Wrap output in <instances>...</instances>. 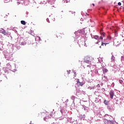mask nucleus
<instances>
[{
  "mask_svg": "<svg viewBox=\"0 0 124 124\" xmlns=\"http://www.w3.org/2000/svg\"><path fill=\"white\" fill-rule=\"evenodd\" d=\"M21 23L22 24V25H26V21L24 20H21Z\"/></svg>",
  "mask_w": 124,
  "mask_h": 124,
  "instance_id": "ddd939ff",
  "label": "nucleus"
},
{
  "mask_svg": "<svg viewBox=\"0 0 124 124\" xmlns=\"http://www.w3.org/2000/svg\"><path fill=\"white\" fill-rule=\"evenodd\" d=\"M37 117H41V118H44V121H46V119H47V114L43 112L37 115Z\"/></svg>",
  "mask_w": 124,
  "mask_h": 124,
  "instance_id": "f03ea898",
  "label": "nucleus"
},
{
  "mask_svg": "<svg viewBox=\"0 0 124 124\" xmlns=\"http://www.w3.org/2000/svg\"><path fill=\"white\" fill-rule=\"evenodd\" d=\"M103 71L104 73H106V72H108V70L107 69H103Z\"/></svg>",
  "mask_w": 124,
  "mask_h": 124,
  "instance_id": "9b49d317",
  "label": "nucleus"
},
{
  "mask_svg": "<svg viewBox=\"0 0 124 124\" xmlns=\"http://www.w3.org/2000/svg\"><path fill=\"white\" fill-rule=\"evenodd\" d=\"M39 39H40V37H38Z\"/></svg>",
  "mask_w": 124,
  "mask_h": 124,
  "instance_id": "6ab92c4d",
  "label": "nucleus"
},
{
  "mask_svg": "<svg viewBox=\"0 0 124 124\" xmlns=\"http://www.w3.org/2000/svg\"><path fill=\"white\" fill-rule=\"evenodd\" d=\"M108 102L106 100H104V103L106 105H108Z\"/></svg>",
  "mask_w": 124,
  "mask_h": 124,
  "instance_id": "f8f14e48",
  "label": "nucleus"
},
{
  "mask_svg": "<svg viewBox=\"0 0 124 124\" xmlns=\"http://www.w3.org/2000/svg\"><path fill=\"white\" fill-rule=\"evenodd\" d=\"M84 62H86V63H91V58L89 56H86L84 58Z\"/></svg>",
  "mask_w": 124,
  "mask_h": 124,
  "instance_id": "7ed1b4c3",
  "label": "nucleus"
},
{
  "mask_svg": "<svg viewBox=\"0 0 124 124\" xmlns=\"http://www.w3.org/2000/svg\"><path fill=\"white\" fill-rule=\"evenodd\" d=\"M119 83H120V84H123V80H119Z\"/></svg>",
  "mask_w": 124,
  "mask_h": 124,
  "instance_id": "2eb2a0df",
  "label": "nucleus"
},
{
  "mask_svg": "<svg viewBox=\"0 0 124 124\" xmlns=\"http://www.w3.org/2000/svg\"><path fill=\"white\" fill-rule=\"evenodd\" d=\"M59 35L60 36V35H62V34H59Z\"/></svg>",
  "mask_w": 124,
  "mask_h": 124,
  "instance_id": "a211bd4d",
  "label": "nucleus"
},
{
  "mask_svg": "<svg viewBox=\"0 0 124 124\" xmlns=\"http://www.w3.org/2000/svg\"><path fill=\"white\" fill-rule=\"evenodd\" d=\"M93 38L94 39H96V40H98V41H99V39H100V37L98 36V35H95L93 36Z\"/></svg>",
  "mask_w": 124,
  "mask_h": 124,
  "instance_id": "1a4fd4ad",
  "label": "nucleus"
},
{
  "mask_svg": "<svg viewBox=\"0 0 124 124\" xmlns=\"http://www.w3.org/2000/svg\"><path fill=\"white\" fill-rule=\"evenodd\" d=\"M77 84H78V86H83V85H84V84H83V82H80V81L79 80V79H78Z\"/></svg>",
  "mask_w": 124,
  "mask_h": 124,
  "instance_id": "6e6552de",
  "label": "nucleus"
},
{
  "mask_svg": "<svg viewBox=\"0 0 124 124\" xmlns=\"http://www.w3.org/2000/svg\"><path fill=\"white\" fill-rule=\"evenodd\" d=\"M118 5H120H120H122V3H121V2H118Z\"/></svg>",
  "mask_w": 124,
  "mask_h": 124,
  "instance_id": "dca6fc26",
  "label": "nucleus"
},
{
  "mask_svg": "<svg viewBox=\"0 0 124 124\" xmlns=\"http://www.w3.org/2000/svg\"><path fill=\"white\" fill-rule=\"evenodd\" d=\"M1 30H2V31L0 30V32L2 33V34H4V35H6V34H7V33H6V31L3 29H1Z\"/></svg>",
  "mask_w": 124,
  "mask_h": 124,
  "instance_id": "0eeeda50",
  "label": "nucleus"
},
{
  "mask_svg": "<svg viewBox=\"0 0 124 124\" xmlns=\"http://www.w3.org/2000/svg\"><path fill=\"white\" fill-rule=\"evenodd\" d=\"M109 94H110V97L111 99H113V96H114V91H111L109 92Z\"/></svg>",
  "mask_w": 124,
  "mask_h": 124,
  "instance_id": "423d86ee",
  "label": "nucleus"
},
{
  "mask_svg": "<svg viewBox=\"0 0 124 124\" xmlns=\"http://www.w3.org/2000/svg\"><path fill=\"white\" fill-rule=\"evenodd\" d=\"M107 117H109V115H105L104 117V120H105V121H107L108 122H111V121H110V120H108V119H107Z\"/></svg>",
  "mask_w": 124,
  "mask_h": 124,
  "instance_id": "9d476101",
  "label": "nucleus"
},
{
  "mask_svg": "<svg viewBox=\"0 0 124 124\" xmlns=\"http://www.w3.org/2000/svg\"><path fill=\"white\" fill-rule=\"evenodd\" d=\"M104 42H105V43H109V42H106V41H108V39H107V38H106V39H105L104 40Z\"/></svg>",
  "mask_w": 124,
  "mask_h": 124,
  "instance_id": "4468645a",
  "label": "nucleus"
},
{
  "mask_svg": "<svg viewBox=\"0 0 124 124\" xmlns=\"http://www.w3.org/2000/svg\"><path fill=\"white\" fill-rule=\"evenodd\" d=\"M100 33L101 36L100 37V39H101V40H103V37L105 36V33L104 32H102L101 31H100Z\"/></svg>",
  "mask_w": 124,
  "mask_h": 124,
  "instance_id": "39448f33",
  "label": "nucleus"
},
{
  "mask_svg": "<svg viewBox=\"0 0 124 124\" xmlns=\"http://www.w3.org/2000/svg\"><path fill=\"white\" fill-rule=\"evenodd\" d=\"M107 38L108 40V41H107L106 42L108 43H103V42L102 41V46H104V45L106 46V45H107V44H109V43L111 42V40L113 39V38H112L110 36H108Z\"/></svg>",
  "mask_w": 124,
  "mask_h": 124,
  "instance_id": "f257e3e1",
  "label": "nucleus"
},
{
  "mask_svg": "<svg viewBox=\"0 0 124 124\" xmlns=\"http://www.w3.org/2000/svg\"><path fill=\"white\" fill-rule=\"evenodd\" d=\"M92 4H93V6H94V4L93 3Z\"/></svg>",
  "mask_w": 124,
  "mask_h": 124,
  "instance_id": "f3484780",
  "label": "nucleus"
},
{
  "mask_svg": "<svg viewBox=\"0 0 124 124\" xmlns=\"http://www.w3.org/2000/svg\"><path fill=\"white\" fill-rule=\"evenodd\" d=\"M19 44H20V45H25V40H24V38H20Z\"/></svg>",
  "mask_w": 124,
  "mask_h": 124,
  "instance_id": "20e7f679",
  "label": "nucleus"
}]
</instances>
